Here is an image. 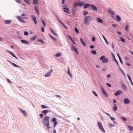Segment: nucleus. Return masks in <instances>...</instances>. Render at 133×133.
<instances>
[{"label":"nucleus","mask_w":133,"mask_h":133,"mask_svg":"<svg viewBox=\"0 0 133 133\" xmlns=\"http://www.w3.org/2000/svg\"><path fill=\"white\" fill-rule=\"evenodd\" d=\"M122 119L124 121H127V119L126 118H125V117H122Z\"/></svg>","instance_id":"obj_60"},{"label":"nucleus","mask_w":133,"mask_h":133,"mask_svg":"<svg viewBox=\"0 0 133 133\" xmlns=\"http://www.w3.org/2000/svg\"><path fill=\"white\" fill-rule=\"evenodd\" d=\"M108 12L112 15H115V13L112 10L111 8L109 9L108 10Z\"/></svg>","instance_id":"obj_9"},{"label":"nucleus","mask_w":133,"mask_h":133,"mask_svg":"<svg viewBox=\"0 0 133 133\" xmlns=\"http://www.w3.org/2000/svg\"><path fill=\"white\" fill-rule=\"evenodd\" d=\"M21 42L24 44H28L29 43V42L28 41H26L24 40H21Z\"/></svg>","instance_id":"obj_23"},{"label":"nucleus","mask_w":133,"mask_h":133,"mask_svg":"<svg viewBox=\"0 0 133 133\" xmlns=\"http://www.w3.org/2000/svg\"><path fill=\"white\" fill-rule=\"evenodd\" d=\"M98 125L99 129L101 130L103 132H105V131L103 127L102 124L100 122H98Z\"/></svg>","instance_id":"obj_4"},{"label":"nucleus","mask_w":133,"mask_h":133,"mask_svg":"<svg viewBox=\"0 0 133 133\" xmlns=\"http://www.w3.org/2000/svg\"><path fill=\"white\" fill-rule=\"evenodd\" d=\"M17 18L19 20V21L21 22L22 23H26L25 21H24V19L21 16H18Z\"/></svg>","instance_id":"obj_12"},{"label":"nucleus","mask_w":133,"mask_h":133,"mask_svg":"<svg viewBox=\"0 0 133 133\" xmlns=\"http://www.w3.org/2000/svg\"><path fill=\"white\" fill-rule=\"evenodd\" d=\"M109 127L112 128L114 127V125L110 123L109 124Z\"/></svg>","instance_id":"obj_45"},{"label":"nucleus","mask_w":133,"mask_h":133,"mask_svg":"<svg viewBox=\"0 0 133 133\" xmlns=\"http://www.w3.org/2000/svg\"><path fill=\"white\" fill-rule=\"evenodd\" d=\"M50 30L51 31V32L54 34L56 36H57V34L54 31H53V30L51 28L50 29Z\"/></svg>","instance_id":"obj_31"},{"label":"nucleus","mask_w":133,"mask_h":133,"mask_svg":"<svg viewBox=\"0 0 133 133\" xmlns=\"http://www.w3.org/2000/svg\"><path fill=\"white\" fill-rule=\"evenodd\" d=\"M91 52L94 55H96L97 54V53L95 50H92L91 51Z\"/></svg>","instance_id":"obj_42"},{"label":"nucleus","mask_w":133,"mask_h":133,"mask_svg":"<svg viewBox=\"0 0 133 133\" xmlns=\"http://www.w3.org/2000/svg\"><path fill=\"white\" fill-rule=\"evenodd\" d=\"M116 17L117 18L116 20L117 21H119L121 20V18L118 15H117L116 16Z\"/></svg>","instance_id":"obj_29"},{"label":"nucleus","mask_w":133,"mask_h":133,"mask_svg":"<svg viewBox=\"0 0 133 133\" xmlns=\"http://www.w3.org/2000/svg\"><path fill=\"white\" fill-rule=\"evenodd\" d=\"M100 88L102 90V91H103V90H105L103 86H101L100 87Z\"/></svg>","instance_id":"obj_58"},{"label":"nucleus","mask_w":133,"mask_h":133,"mask_svg":"<svg viewBox=\"0 0 133 133\" xmlns=\"http://www.w3.org/2000/svg\"><path fill=\"white\" fill-rule=\"evenodd\" d=\"M127 127L129 129L130 131H132L133 130V127L130 125H128Z\"/></svg>","instance_id":"obj_22"},{"label":"nucleus","mask_w":133,"mask_h":133,"mask_svg":"<svg viewBox=\"0 0 133 133\" xmlns=\"http://www.w3.org/2000/svg\"><path fill=\"white\" fill-rule=\"evenodd\" d=\"M72 50H73L74 51L76 49V47H75V46L73 45H72Z\"/></svg>","instance_id":"obj_52"},{"label":"nucleus","mask_w":133,"mask_h":133,"mask_svg":"<svg viewBox=\"0 0 133 133\" xmlns=\"http://www.w3.org/2000/svg\"><path fill=\"white\" fill-rule=\"evenodd\" d=\"M124 103L126 104H128L130 103V101L129 99L127 98H125L124 100Z\"/></svg>","instance_id":"obj_10"},{"label":"nucleus","mask_w":133,"mask_h":133,"mask_svg":"<svg viewBox=\"0 0 133 133\" xmlns=\"http://www.w3.org/2000/svg\"><path fill=\"white\" fill-rule=\"evenodd\" d=\"M110 117L112 121L114 120L115 119V118L114 117H112L111 116Z\"/></svg>","instance_id":"obj_59"},{"label":"nucleus","mask_w":133,"mask_h":133,"mask_svg":"<svg viewBox=\"0 0 133 133\" xmlns=\"http://www.w3.org/2000/svg\"><path fill=\"white\" fill-rule=\"evenodd\" d=\"M50 117L48 116H45L44 119V125L47 127V129H49L51 128L49 126V119Z\"/></svg>","instance_id":"obj_2"},{"label":"nucleus","mask_w":133,"mask_h":133,"mask_svg":"<svg viewBox=\"0 0 133 133\" xmlns=\"http://www.w3.org/2000/svg\"><path fill=\"white\" fill-rule=\"evenodd\" d=\"M68 71L67 73V74H68V75H69L71 78H72V75L71 74V73L70 72V70H69V68H68Z\"/></svg>","instance_id":"obj_21"},{"label":"nucleus","mask_w":133,"mask_h":133,"mask_svg":"<svg viewBox=\"0 0 133 133\" xmlns=\"http://www.w3.org/2000/svg\"><path fill=\"white\" fill-rule=\"evenodd\" d=\"M19 110L21 111L24 116H27L26 112L25 111L21 109V108H19Z\"/></svg>","instance_id":"obj_6"},{"label":"nucleus","mask_w":133,"mask_h":133,"mask_svg":"<svg viewBox=\"0 0 133 133\" xmlns=\"http://www.w3.org/2000/svg\"><path fill=\"white\" fill-rule=\"evenodd\" d=\"M51 76V74H50V72H48L46 74L44 75V76L46 77H49Z\"/></svg>","instance_id":"obj_26"},{"label":"nucleus","mask_w":133,"mask_h":133,"mask_svg":"<svg viewBox=\"0 0 133 133\" xmlns=\"http://www.w3.org/2000/svg\"><path fill=\"white\" fill-rule=\"evenodd\" d=\"M100 59L102 61V62L103 63H106L108 61V59L107 58H105V56H101L100 58Z\"/></svg>","instance_id":"obj_3"},{"label":"nucleus","mask_w":133,"mask_h":133,"mask_svg":"<svg viewBox=\"0 0 133 133\" xmlns=\"http://www.w3.org/2000/svg\"><path fill=\"white\" fill-rule=\"evenodd\" d=\"M12 21L11 20H6L5 21V23L6 24H10Z\"/></svg>","instance_id":"obj_28"},{"label":"nucleus","mask_w":133,"mask_h":133,"mask_svg":"<svg viewBox=\"0 0 133 133\" xmlns=\"http://www.w3.org/2000/svg\"><path fill=\"white\" fill-rule=\"evenodd\" d=\"M12 65L15 67H17V68L20 67V68H21V66H20L17 65V64H15L14 63H12Z\"/></svg>","instance_id":"obj_30"},{"label":"nucleus","mask_w":133,"mask_h":133,"mask_svg":"<svg viewBox=\"0 0 133 133\" xmlns=\"http://www.w3.org/2000/svg\"><path fill=\"white\" fill-rule=\"evenodd\" d=\"M39 116L41 118H42L43 117V115L42 114H40Z\"/></svg>","instance_id":"obj_64"},{"label":"nucleus","mask_w":133,"mask_h":133,"mask_svg":"<svg viewBox=\"0 0 133 133\" xmlns=\"http://www.w3.org/2000/svg\"><path fill=\"white\" fill-rule=\"evenodd\" d=\"M71 12L72 15L74 16L76 14V11L74 9H72L71 10Z\"/></svg>","instance_id":"obj_25"},{"label":"nucleus","mask_w":133,"mask_h":133,"mask_svg":"<svg viewBox=\"0 0 133 133\" xmlns=\"http://www.w3.org/2000/svg\"><path fill=\"white\" fill-rule=\"evenodd\" d=\"M41 107L43 109H48V108L46 106L44 105H41Z\"/></svg>","instance_id":"obj_37"},{"label":"nucleus","mask_w":133,"mask_h":133,"mask_svg":"<svg viewBox=\"0 0 133 133\" xmlns=\"http://www.w3.org/2000/svg\"><path fill=\"white\" fill-rule=\"evenodd\" d=\"M35 9L36 12L39 11V10L38 9V8L37 6H35Z\"/></svg>","instance_id":"obj_46"},{"label":"nucleus","mask_w":133,"mask_h":133,"mask_svg":"<svg viewBox=\"0 0 133 133\" xmlns=\"http://www.w3.org/2000/svg\"><path fill=\"white\" fill-rule=\"evenodd\" d=\"M114 107L113 108V109L114 111H116L117 109V105L115 104H114Z\"/></svg>","instance_id":"obj_32"},{"label":"nucleus","mask_w":133,"mask_h":133,"mask_svg":"<svg viewBox=\"0 0 133 133\" xmlns=\"http://www.w3.org/2000/svg\"><path fill=\"white\" fill-rule=\"evenodd\" d=\"M41 21L42 22L43 24V25L45 26H46V24H45V23L44 21V20L43 19H41Z\"/></svg>","instance_id":"obj_43"},{"label":"nucleus","mask_w":133,"mask_h":133,"mask_svg":"<svg viewBox=\"0 0 133 133\" xmlns=\"http://www.w3.org/2000/svg\"><path fill=\"white\" fill-rule=\"evenodd\" d=\"M112 56L113 57V60H114L116 62V63H117V64L118 65V63L117 61V60L116 59V58L115 57V55H114L113 54V53H112Z\"/></svg>","instance_id":"obj_16"},{"label":"nucleus","mask_w":133,"mask_h":133,"mask_svg":"<svg viewBox=\"0 0 133 133\" xmlns=\"http://www.w3.org/2000/svg\"><path fill=\"white\" fill-rule=\"evenodd\" d=\"M102 36L104 39L105 42L107 44H108L109 43L107 41V39H106L105 37L103 35H102Z\"/></svg>","instance_id":"obj_33"},{"label":"nucleus","mask_w":133,"mask_h":133,"mask_svg":"<svg viewBox=\"0 0 133 133\" xmlns=\"http://www.w3.org/2000/svg\"><path fill=\"white\" fill-rule=\"evenodd\" d=\"M92 92L93 94L96 97H97L98 96V95L94 91H92Z\"/></svg>","instance_id":"obj_48"},{"label":"nucleus","mask_w":133,"mask_h":133,"mask_svg":"<svg viewBox=\"0 0 133 133\" xmlns=\"http://www.w3.org/2000/svg\"><path fill=\"white\" fill-rule=\"evenodd\" d=\"M31 17L32 20L34 21L35 24H37V23L36 17L34 15H31Z\"/></svg>","instance_id":"obj_8"},{"label":"nucleus","mask_w":133,"mask_h":133,"mask_svg":"<svg viewBox=\"0 0 133 133\" xmlns=\"http://www.w3.org/2000/svg\"><path fill=\"white\" fill-rule=\"evenodd\" d=\"M83 12L84 13H83V15L84 16L89 14L88 12V11H84Z\"/></svg>","instance_id":"obj_36"},{"label":"nucleus","mask_w":133,"mask_h":133,"mask_svg":"<svg viewBox=\"0 0 133 133\" xmlns=\"http://www.w3.org/2000/svg\"><path fill=\"white\" fill-rule=\"evenodd\" d=\"M107 85L108 87H111V85L108 83H107Z\"/></svg>","instance_id":"obj_54"},{"label":"nucleus","mask_w":133,"mask_h":133,"mask_svg":"<svg viewBox=\"0 0 133 133\" xmlns=\"http://www.w3.org/2000/svg\"><path fill=\"white\" fill-rule=\"evenodd\" d=\"M57 119L55 118H53L52 120V121L53 122H56Z\"/></svg>","instance_id":"obj_50"},{"label":"nucleus","mask_w":133,"mask_h":133,"mask_svg":"<svg viewBox=\"0 0 133 133\" xmlns=\"http://www.w3.org/2000/svg\"><path fill=\"white\" fill-rule=\"evenodd\" d=\"M129 27V26L128 25H127L125 27V29L126 31L128 30V29Z\"/></svg>","instance_id":"obj_53"},{"label":"nucleus","mask_w":133,"mask_h":133,"mask_svg":"<svg viewBox=\"0 0 133 133\" xmlns=\"http://www.w3.org/2000/svg\"><path fill=\"white\" fill-rule=\"evenodd\" d=\"M24 1L28 4L30 5V0H24Z\"/></svg>","instance_id":"obj_38"},{"label":"nucleus","mask_w":133,"mask_h":133,"mask_svg":"<svg viewBox=\"0 0 133 133\" xmlns=\"http://www.w3.org/2000/svg\"><path fill=\"white\" fill-rule=\"evenodd\" d=\"M16 2L18 3H21V0H15Z\"/></svg>","instance_id":"obj_61"},{"label":"nucleus","mask_w":133,"mask_h":133,"mask_svg":"<svg viewBox=\"0 0 133 133\" xmlns=\"http://www.w3.org/2000/svg\"><path fill=\"white\" fill-rule=\"evenodd\" d=\"M111 77V75L110 74H109L107 75V77L108 78H110Z\"/></svg>","instance_id":"obj_63"},{"label":"nucleus","mask_w":133,"mask_h":133,"mask_svg":"<svg viewBox=\"0 0 133 133\" xmlns=\"http://www.w3.org/2000/svg\"><path fill=\"white\" fill-rule=\"evenodd\" d=\"M127 76L129 79V80H130V82H131V83H132V80H131V78L130 77V76L129 75V74H127Z\"/></svg>","instance_id":"obj_40"},{"label":"nucleus","mask_w":133,"mask_h":133,"mask_svg":"<svg viewBox=\"0 0 133 133\" xmlns=\"http://www.w3.org/2000/svg\"><path fill=\"white\" fill-rule=\"evenodd\" d=\"M37 41L39 42H41L43 44L44 43V42L43 41V40L41 39L40 38V39H38Z\"/></svg>","instance_id":"obj_34"},{"label":"nucleus","mask_w":133,"mask_h":133,"mask_svg":"<svg viewBox=\"0 0 133 133\" xmlns=\"http://www.w3.org/2000/svg\"><path fill=\"white\" fill-rule=\"evenodd\" d=\"M80 39L81 42L83 45L84 46H86V44L85 42L83 41L82 38H81Z\"/></svg>","instance_id":"obj_18"},{"label":"nucleus","mask_w":133,"mask_h":133,"mask_svg":"<svg viewBox=\"0 0 133 133\" xmlns=\"http://www.w3.org/2000/svg\"><path fill=\"white\" fill-rule=\"evenodd\" d=\"M63 10L66 13L68 14H69L70 13L69 10L68 8L66 7L64 8Z\"/></svg>","instance_id":"obj_14"},{"label":"nucleus","mask_w":133,"mask_h":133,"mask_svg":"<svg viewBox=\"0 0 133 133\" xmlns=\"http://www.w3.org/2000/svg\"><path fill=\"white\" fill-rule=\"evenodd\" d=\"M75 31L77 33H78L79 32L78 30L76 27H75Z\"/></svg>","instance_id":"obj_47"},{"label":"nucleus","mask_w":133,"mask_h":133,"mask_svg":"<svg viewBox=\"0 0 133 133\" xmlns=\"http://www.w3.org/2000/svg\"><path fill=\"white\" fill-rule=\"evenodd\" d=\"M119 60L121 63L122 64H123V61H122V59L121 58H119Z\"/></svg>","instance_id":"obj_62"},{"label":"nucleus","mask_w":133,"mask_h":133,"mask_svg":"<svg viewBox=\"0 0 133 133\" xmlns=\"http://www.w3.org/2000/svg\"><path fill=\"white\" fill-rule=\"evenodd\" d=\"M97 22L99 23H102L103 22V20L100 18H97Z\"/></svg>","instance_id":"obj_20"},{"label":"nucleus","mask_w":133,"mask_h":133,"mask_svg":"<svg viewBox=\"0 0 133 133\" xmlns=\"http://www.w3.org/2000/svg\"><path fill=\"white\" fill-rule=\"evenodd\" d=\"M77 3V5L80 7L84 5V2H78Z\"/></svg>","instance_id":"obj_17"},{"label":"nucleus","mask_w":133,"mask_h":133,"mask_svg":"<svg viewBox=\"0 0 133 133\" xmlns=\"http://www.w3.org/2000/svg\"><path fill=\"white\" fill-rule=\"evenodd\" d=\"M37 36H35L32 37L30 39V40L31 41H33L37 37Z\"/></svg>","instance_id":"obj_35"},{"label":"nucleus","mask_w":133,"mask_h":133,"mask_svg":"<svg viewBox=\"0 0 133 133\" xmlns=\"http://www.w3.org/2000/svg\"><path fill=\"white\" fill-rule=\"evenodd\" d=\"M84 8L85 9H86L89 7H90L91 5L89 3H86L84 4Z\"/></svg>","instance_id":"obj_13"},{"label":"nucleus","mask_w":133,"mask_h":133,"mask_svg":"<svg viewBox=\"0 0 133 133\" xmlns=\"http://www.w3.org/2000/svg\"><path fill=\"white\" fill-rule=\"evenodd\" d=\"M24 35L26 36H27L28 35V33L27 32H24Z\"/></svg>","instance_id":"obj_55"},{"label":"nucleus","mask_w":133,"mask_h":133,"mask_svg":"<svg viewBox=\"0 0 133 133\" xmlns=\"http://www.w3.org/2000/svg\"><path fill=\"white\" fill-rule=\"evenodd\" d=\"M72 50H73L74 51L76 49V47H75V46L73 45H72Z\"/></svg>","instance_id":"obj_51"},{"label":"nucleus","mask_w":133,"mask_h":133,"mask_svg":"<svg viewBox=\"0 0 133 133\" xmlns=\"http://www.w3.org/2000/svg\"><path fill=\"white\" fill-rule=\"evenodd\" d=\"M7 81L9 83L11 84L12 83V82L9 79H8L7 78L6 79Z\"/></svg>","instance_id":"obj_56"},{"label":"nucleus","mask_w":133,"mask_h":133,"mask_svg":"<svg viewBox=\"0 0 133 133\" xmlns=\"http://www.w3.org/2000/svg\"><path fill=\"white\" fill-rule=\"evenodd\" d=\"M90 8L94 11H96L97 10V8L96 6L95 5L92 4L91 5Z\"/></svg>","instance_id":"obj_5"},{"label":"nucleus","mask_w":133,"mask_h":133,"mask_svg":"<svg viewBox=\"0 0 133 133\" xmlns=\"http://www.w3.org/2000/svg\"><path fill=\"white\" fill-rule=\"evenodd\" d=\"M61 55V54L60 53L56 54H55V56L57 57H58L60 56Z\"/></svg>","instance_id":"obj_41"},{"label":"nucleus","mask_w":133,"mask_h":133,"mask_svg":"<svg viewBox=\"0 0 133 133\" xmlns=\"http://www.w3.org/2000/svg\"><path fill=\"white\" fill-rule=\"evenodd\" d=\"M102 92L103 94L106 97H108V96L105 91V90L102 91Z\"/></svg>","instance_id":"obj_27"},{"label":"nucleus","mask_w":133,"mask_h":133,"mask_svg":"<svg viewBox=\"0 0 133 133\" xmlns=\"http://www.w3.org/2000/svg\"><path fill=\"white\" fill-rule=\"evenodd\" d=\"M122 92L121 91L119 90L116 91L115 94V95L116 96H118L120 95V93Z\"/></svg>","instance_id":"obj_19"},{"label":"nucleus","mask_w":133,"mask_h":133,"mask_svg":"<svg viewBox=\"0 0 133 133\" xmlns=\"http://www.w3.org/2000/svg\"><path fill=\"white\" fill-rule=\"evenodd\" d=\"M92 19V18L91 16H87L85 17L84 19V25H89Z\"/></svg>","instance_id":"obj_1"},{"label":"nucleus","mask_w":133,"mask_h":133,"mask_svg":"<svg viewBox=\"0 0 133 133\" xmlns=\"http://www.w3.org/2000/svg\"><path fill=\"white\" fill-rule=\"evenodd\" d=\"M32 3L34 4H38V0H33Z\"/></svg>","instance_id":"obj_24"},{"label":"nucleus","mask_w":133,"mask_h":133,"mask_svg":"<svg viewBox=\"0 0 133 133\" xmlns=\"http://www.w3.org/2000/svg\"><path fill=\"white\" fill-rule=\"evenodd\" d=\"M77 4H78L77 2H75L74 3V6L75 8H77V6L78 5Z\"/></svg>","instance_id":"obj_44"},{"label":"nucleus","mask_w":133,"mask_h":133,"mask_svg":"<svg viewBox=\"0 0 133 133\" xmlns=\"http://www.w3.org/2000/svg\"><path fill=\"white\" fill-rule=\"evenodd\" d=\"M92 40L93 42H95V37H93L92 39Z\"/></svg>","instance_id":"obj_57"},{"label":"nucleus","mask_w":133,"mask_h":133,"mask_svg":"<svg viewBox=\"0 0 133 133\" xmlns=\"http://www.w3.org/2000/svg\"><path fill=\"white\" fill-rule=\"evenodd\" d=\"M6 51L9 53L13 57L18 59V58L16 56L15 54L12 52L8 50H6Z\"/></svg>","instance_id":"obj_7"},{"label":"nucleus","mask_w":133,"mask_h":133,"mask_svg":"<svg viewBox=\"0 0 133 133\" xmlns=\"http://www.w3.org/2000/svg\"><path fill=\"white\" fill-rule=\"evenodd\" d=\"M61 24H62L64 27L66 29H68V28L67 27V26H66V25H65L63 23H62Z\"/></svg>","instance_id":"obj_49"},{"label":"nucleus","mask_w":133,"mask_h":133,"mask_svg":"<svg viewBox=\"0 0 133 133\" xmlns=\"http://www.w3.org/2000/svg\"><path fill=\"white\" fill-rule=\"evenodd\" d=\"M121 86L122 88L124 90H126L127 89V88L125 85L124 83L121 84Z\"/></svg>","instance_id":"obj_11"},{"label":"nucleus","mask_w":133,"mask_h":133,"mask_svg":"<svg viewBox=\"0 0 133 133\" xmlns=\"http://www.w3.org/2000/svg\"><path fill=\"white\" fill-rule=\"evenodd\" d=\"M50 111L48 110H43L42 112V113L44 115H46V114L49 112Z\"/></svg>","instance_id":"obj_15"},{"label":"nucleus","mask_w":133,"mask_h":133,"mask_svg":"<svg viewBox=\"0 0 133 133\" xmlns=\"http://www.w3.org/2000/svg\"><path fill=\"white\" fill-rule=\"evenodd\" d=\"M121 41L123 43H124L125 42V39L123 38L120 37Z\"/></svg>","instance_id":"obj_39"}]
</instances>
